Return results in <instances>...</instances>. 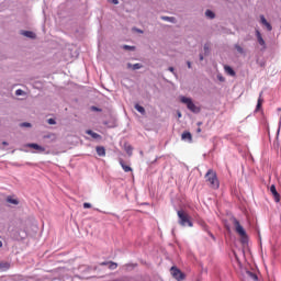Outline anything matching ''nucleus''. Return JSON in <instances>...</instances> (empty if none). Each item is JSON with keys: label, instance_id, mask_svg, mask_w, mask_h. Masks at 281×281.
<instances>
[{"label": "nucleus", "instance_id": "f257e3e1", "mask_svg": "<svg viewBox=\"0 0 281 281\" xmlns=\"http://www.w3.org/2000/svg\"><path fill=\"white\" fill-rule=\"evenodd\" d=\"M205 179L210 188H212L213 190H218L221 184L218 183V177L216 176V171L209 169L205 173Z\"/></svg>", "mask_w": 281, "mask_h": 281}, {"label": "nucleus", "instance_id": "f03ea898", "mask_svg": "<svg viewBox=\"0 0 281 281\" xmlns=\"http://www.w3.org/2000/svg\"><path fill=\"white\" fill-rule=\"evenodd\" d=\"M177 214L179 218L178 223L179 225H181V227H194V224L192 223V221H190V215H188L186 211L179 210Z\"/></svg>", "mask_w": 281, "mask_h": 281}, {"label": "nucleus", "instance_id": "7ed1b4c3", "mask_svg": "<svg viewBox=\"0 0 281 281\" xmlns=\"http://www.w3.org/2000/svg\"><path fill=\"white\" fill-rule=\"evenodd\" d=\"M180 100H181L182 104L187 105V108L189 109V111H191V113H201V108L196 106L194 104V102H192L191 98L181 97Z\"/></svg>", "mask_w": 281, "mask_h": 281}, {"label": "nucleus", "instance_id": "20e7f679", "mask_svg": "<svg viewBox=\"0 0 281 281\" xmlns=\"http://www.w3.org/2000/svg\"><path fill=\"white\" fill-rule=\"evenodd\" d=\"M171 276L179 281L186 280V274L176 266L171 267Z\"/></svg>", "mask_w": 281, "mask_h": 281}, {"label": "nucleus", "instance_id": "39448f33", "mask_svg": "<svg viewBox=\"0 0 281 281\" xmlns=\"http://www.w3.org/2000/svg\"><path fill=\"white\" fill-rule=\"evenodd\" d=\"M233 223L235 225V231L237 232V234H239V236H247V232H245V228L243 227V225H240V222L238 220L234 217Z\"/></svg>", "mask_w": 281, "mask_h": 281}, {"label": "nucleus", "instance_id": "423d86ee", "mask_svg": "<svg viewBox=\"0 0 281 281\" xmlns=\"http://www.w3.org/2000/svg\"><path fill=\"white\" fill-rule=\"evenodd\" d=\"M256 36H257V41L259 43V45H261L262 49H267V43L265 42V38H262V34L260 33V31H256Z\"/></svg>", "mask_w": 281, "mask_h": 281}, {"label": "nucleus", "instance_id": "0eeeda50", "mask_svg": "<svg viewBox=\"0 0 281 281\" xmlns=\"http://www.w3.org/2000/svg\"><path fill=\"white\" fill-rule=\"evenodd\" d=\"M270 192L273 195L276 203H280V193H278V190L276 189V184H271Z\"/></svg>", "mask_w": 281, "mask_h": 281}, {"label": "nucleus", "instance_id": "6e6552de", "mask_svg": "<svg viewBox=\"0 0 281 281\" xmlns=\"http://www.w3.org/2000/svg\"><path fill=\"white\" fill-rule=\"evenodd\" d=\"M29 148H33L34 150H38V153H45V147L36 144V143H31L27 145Z\"/></svg>", "mask_w": 281, "mask_h": 281}, {"label": "nucleus", "instance_id": "1a4fd4ad", "mask_svg": "<svg viewBox=\"0 0 281 281\" xmlns=\"http://www.w3.org/2000/svg\"><path fill=\"white\" fill-rule=\"evenodd\" d=\"M95 150L99 157H106V149L104 148V146H97Z\"/></svg>", "mask_w": 281, "mask_h": 281}, {"label": "nucleus", "instance_id": "9d476101", "mask_svg": "<svg viewBox=\"0 0 281 281\" xmlns=\"http://www.w3.org/2000/svg\"><path fill=\"white\" fill-rule=\"evenodd\" d=\"M247 281H258V274L251 271L246 272Z\"/></svg>", "mask_w": 281, "mask_h": 281}, {"label": "nucleus", "instance_id": "9b49d317", "mask_svg": "<svg viewBox=\"0 0 281 281\" xmlns=\"http://www.w3.org/2000/svg\"><path fill=\"white\" fill-rule=\"evenodd\" d=\"M86 133H87V135H90L92 139H102V135H100L91 130H87Z\"/></svg>", "mask_w": 281, "mask_h": 281}, {"label": "nucleus", "instance_id": "f8f14e48", "mask_svg": "<svg viewBox=\"0 0 281 281\" xmlns=\"http://www.w3.org/2000/svg\"><path fill=\"white\" fill-rule=\"evenodd\" d=\"M22 36H26V38H36V33L32 31H21Z\"/></svg>", "mask_w": 281, "mask_h": 281}, {"label": "nucleus", "instance_id": "ddd939ff", "mask_svg": "<svg viewBox=\"0 0 281 281\" xmlns=\"http://www.w3.org/2000/svg\"><path fill=\"white\" fill-rule=\"evenodd\" d=\"M144 66L142 64H127V69H133V71H137V69H142Z\"/></svg>", "mask_w": 281, "mask_h": 281}, {"label": "nucleus", "instance_id": "4468645a", "mask_svg": "<svg viewBox=\"0 0 281 281\" xmlns=\"http://www.w3.org/2000/svg\"><path fill=\"white\" fill-rule=\"evenodd\" d=\"M181 139L184 142H192V134L190 132H183L181 135Z\"/></svg>", "mask_w": 281, "mask_h": 281}, {"label": "nucleus", "instance_id": "2eb2a0df", "mask_svg": "<svg viewBox=\"0 0 281 281\" xmlns=\"http://www.w3.org/2000/svg\"><path fill=\"white\" fill-rule=\"evenodd\" d=\"M120 166L123 168L124 172H133V168H131L128 165H125L124 160H120Z\"/></svg>", "mask_w": 281, "mask_h": 281}, {"label": "nucleus", "instance_id": "dca6fc26", "mask_svg": "<svg viewBox=\"0 0 281 281\" xmlns=\"http://www.w3.org/2000/svg\"><path fill=\"white\" fill-rule=\"evenodd\" d=\"M225 72L228 74V76H236V71H234V68L232 66H224Z\"/></svg>", "mask_w": 281, "mask_h": 281}, {"label": "nucleus", "instance_id": "f3484780", "mask_svg": "<svg viewBox=\"0 0 281 281\" xmlns=\"http://www.w3.org/2000/svg\"><path fill=\"white\" fill-rule=\"evenodd\" d=\"M262 102H263L262 92H260L258 101H257V106H256V110H255L256 112L260 111V108L262 106Z\"/></svg>", "mask_w": 281, "mask_h": 281}, {"label": "nucleus", "instance_id": "a211bd4d", "mask_svg": "<svg viewBox=\"0 0 281 281\" xmlns=\"http://www.w3.org/2000/svg\"><path fill=\"white\" fill-rule=\"evenodd\" d=\"M205 16H206L207 19H216V14H215L212 10H210V9H207V10L205 11Z\"/></svg>", "mask_w": 281, "mask_h": 281}, {"label": "nucleus", "instance_id": "6ab92c4d", "mask_svg": "<svg viewBox=\"0 0 281 281\" xmlns=\"http://www.w3.org/2000/svg\"><path fill=\"white\" fill-rule=\"evenodd\" d=\"M124 150L125 153H127V155L131 157V155H133V146L125 144L124 145Z\"/></svg>", "mask_w": 281, "mask_h": 281}, {"label": "nucleus", "instance_id": "aec40b11", "mask_svg": "<svg viewBox=\"0 0 281 281\" xmlns=\"http://www.w3.org/2000/svg\"><path fill=\"white\" fill-rule=\"evenodd\" d=\"M108 267H109L110 271H115V269H117V262L109 261Z\"/></svg>", "mask_w": 281, "mask_h": 281}, {"label": "nucleus", "instance_id": "412c9836", "mask_svg": "<svg viewBox=\"0 0 281 281\" xmlns=\"http://www.w3.org/2000/svg\"><path fill=\"white\" fill-rule=\"evenodd\" d=\"M136 109V111H138V113H140L142 115H144L146 113V109H144V106L139 105V104H135L134 106Z\"/></svg>", "mask_w": 281, "mask_h": 281}, {"label": "nucleus", "instance_id": "4be33fe9", "mask_svg": "<svg viewBox=\"0 0 281 281\" xmlns=\"http://www.w3.org/2000/svg\"><path fill=\"white\" fill-rule=\"evenodd\" d=\"M135 267H137L135 263H125L123 269H125V271H131V269H134Z\"/></svg>", "mask_w": 281, "mask_h": 281}, {"label": "nucleus", "instance_id": "5701e85b", "mask_svg": "<svg viewBox=\"0 0 281 281\" xmlns=\"http://www.w3.org/2000/svg\"><path fill=\"white\" fill-rule=\"evenodd\" d=\"M8 203H11L12 205H19V200L13 199L12 196H9L7 199Z\"/></svg>", "mask_w": 281, "mask_h": 281}, {"label": "nucleus", "instance_id": "b1692460", "mask_svg": "<svg viewBox=\"0 0 281 281\" xmlns=\"http://www.w3.org/2000/svg\"><path fill=\"white\" fill-rule=\"evenodd\" d=\"M162 21H168L169 23H175V18L173 16H161Z\"/></svg>", "mask_w": 281, "mask_h": 281}, {"label": "nucleus", "instance_id": "393cba45", "mask_svg": "<svg viewBox=\"0 0 281 281\" xmlns=\"http://www.w3.org/2000/svg\"><path fill=\"white\" fill-rule=\"evenodd\" d=\"M235 49L238 52V54H245V48H243L240 45L236 44Z\"/></svg>", "mask_w": 281, "mask_h": 281}, {"label": "nucleus", "instance_id": "a878e982", "mask_svg": "<svg viewBox=\"0 0 281 281\" xmlns=\"http://www.w3.org/2000/svg\"><path fill=\"white\" fill-rule=\"evenodd\" d=\"M20 126L22 128H32V123L24 122V123H21Z\"/></svg>", "mask_w": 281, "mask_h": 281}, {"label": "nucleus", "instance_id": "bb28decb", "mask_svg": "<svg viewBox=\"0 0 281 281\" xmlns=\"http://www.w3.org/2000/svg\"><path fill=\"white\" fill-rule=\"evenodd\" d=\"M123 49H126L127 52H135V46L123 45Z\"/></svg>", "mask_w": 281, "mask_h": 281}, {"label": "nucleus", "instance_id": "cd10ccee", "mask_svg": "<svg viewBox=\"0 0 281 281\" xmlns=\"http://www.w3.org/2000/svg\"><path fill=\"white\" fill-rule=\"evenodd\" d=\"M200 225L202 227V229H204V232H207V224H205L203 221L200 222Z\"/></svg>", "mask_w": 281, "mask_h": 281}, {"label": "nucleus", "instance_id": "c85d7f7f", "mask_svg": "<svg viewBox=\"0 0 281 281\" xmlns=\"http://www.w3.org/2000/svg\"><path fill=\"white\" fill-rule=\"evenodd\" d=\"M204 54H210V44H204Z\"/></svg>", "mask_w": 281, "mask_h": 281}, {"label": "nucleus", "instance_id": "c756f323", "mask_svg": "<svg viewBox=\"0 0 281 281\" xmlns=\"http://www.w3.org/2000/svg\"><path fill=\"white\" fill-rule=\"evenodd\" d=\"M263 25L267 27L268 32H271V30H273V27L271 26V23L269 22Z\"/></svg>", "mask_w": 281, "mask_h": 281}, {"label": "nucleus", "instance_id": "7c9ffc66", "mask_svg": "<svg viewBox=\"0 0 281 281\" xmlns=\"http://www.w3.org/2000/svg\"><path fill=\"white\" fill-rule=\"evenodd\" d=\"M83 207H85V210L91 209V203L85 202V203H83Z\"/></svg>", "mask_w": 281, "mask_h": 281}, {"label": "nucleus", "instance_id": "2f4dec72", "mask_svg": "<svg viewBox=\"0 0 281 281\" xmlns=\"http://www.w3.org/2000/svg\"><path fill=\"white\" fill-rule=\"evenodd\" d=\"M260 20H261L262 25H265V24L268 23V21H267V19L265 18V15H261V16H260Z\"/></svg>", "mask_w": 281, "mask_h": 281}, {"label": "nucleus", "instance_id": "473e14b6", "mask_svg": "<svg viewBox=\"0 0 281 281\" xmlns=\"http://www.w3.org/2000/svg\"><path fill=\"white\" fill-rule=\"evenodd\" d=\"M168 71H170L171 74H173V76H177V72L175 71V67H169Z\"/></svg>", "mask_w": 281, "mask_h": 281}, {"label": "nucleus", "instance_id": "72a5a7b5", "mask_svg": "<svg viewBox=\"0 0 281 281\" xmlns=\"http://www.w3.org/2000/svg\"><path fill=\"white\" fill-rule=\"evenodd\" d=\"M133 31L137 32L138 34H144V31L137 27H134Z\"/></svg>", "mask_w": 281, "mask_h": 281}, {"label": "nucleus", "instance_id": "f704fd0d", "mask_svg": "<svg viewBox=\"0 0 281 281\" xmlns=\"http://www.w3.org/2000/svg\"><path fill=\"white\" fill-rule=\"evenodd\" d=\"M23 90L22 89H18L16 91H15V95H23Z\"/></svg>", "mask_w": 281, "mask_h": 281}, {"label": "nucleus", "instance_id": "c9c22d12", "mask_svg": "<svg viewBox=\"0 0 281 281\" xmlns=\"http://www.w3.org/2000/svg\"><path fill=\"white\" fill-rule=\"evenodd\" d=\"M47 122H48V124H50V125L56 124V120H55V119H48Z\"/></svg>", "mask_w": 281, "mask_h": 281}, {"label": "nucleus", "instance_id": "e433bc0d", "mask_svg": "<svg viewBox=\"0 0 281 281\" xmlns=\"http://www.w3.org/2000/svg\"><path fill=\"white\" fill-rule=\"evenodd\" d=\"M99 265H100V267H106V266H109V261H102Z\"/></svg>", "mask_w": 281, "mask_h": 281}, {"label": "nucleus", "instance_id": "4c0bfd02", "mask_svg": "<svg viewBox=\"0 0 281 281\" xmlns=\"http://www.w3.org/2000/svg\"><path fill=\"white\" fill-rule=\"evenodd\" d=\"M217 78H218L220 82H225V77L218 75Z\"/></svg>", "mask_w": 281, "mask_h": 281}, {"label": "nucleus", "instance_id": "58836bf2", "mask_svg": "<svg viewBox=\"0 0 281 281\" xmlns=\"http://www.w3.org/2000/svg\"><path fill=\"white\" fill-rule=\"evenodd\" d=\"M206 232H207L209 236H211V237L213 238V240H214V238H215V237H214V234H212V232H210V229H209V228H207V231H206Z\"/></svg>", "mask_w": 281, "mask_h": 281}, {"label": "nucleus", "instance_id": "ea45409f", "mask_svg": "<svg viewBox=\"0 0 281 281\" xmlns=\"http://www.w3.org/2000/svg\"><path fill=\"white\" fill-rule=\"evenodd\" d=\"M187 65H188V68H189V69H192V63L187 61Z\"/></svg>", "mask_w": 281, "mask_h": 281}, {"label": "nucleus", "instance_id": "a19ab883", "mask_svg": "<svg viewBox=\"0 0 281 281\" xmlns=\"http://www.w3.org/2000/svg\"><path fill=\"white\" fill-rule=\"evenodd\" d=\"M112 3H113L114 5H117V3H120V1H119V0H112Z\"/></svg>", "mask_w": 281, "mask_h": 281}, {"label": "nucleus", "instance_id": "79ce46f5", "mask_svg": "<svg viewBox=\"0 0 281 281\" xmlns=\"http://www.w3.org/2000/svg\"><path fill=\"white\" fill-rule=\"evenodd\" d=\"M93 111H101L100 109H98L97 106H92Z\"/></svg>", "mask_w": 281, "mask_h": 281}, {"label": "nucleus", "instance_id": "37998d69", "mask_svg": "<svg viewBox=\"0 0 281 281\" xmlns=\"http://www.w3.org/2000/svg\"><path fill=\"white\" fill-rule=\"evenodd\" d=\"M2 146H9L8 142H2Z\"/></svg>", "mask_w": 281, "mask_h": 281}, {"label": "nucleus", "instance_id": "c03bdc74", "mask_svg": "<svg viewBox=\"0 0 281 281\" xmlns=\"http://www.w3.org/2000/svg\"><path fill=\"white\" fill-rule=\"evenodd\" d=\"M110 214H112V216H116V218H120V216H117V214L115 213H110Z\"/></svg>", "mask_w": 281, "mask_h": 281}, {"label": "nucleus", "instance_id": "a18cd8bd", "mask_svg": "<svg viewBox=\"0 0 281 281\" xmlns=\"http://www.w3.org/2000/svg\"><path fill=\"white\" fill-rule=\"evenodd\" d=\"M200 60H203V54H200Z\"/></svg>", "mask_w": 281, "mask_h": 281}, {"label": "nucleus", "instance_id": "49530a36", "mask_svg": "<svg viewBox=\"0 0 281 281\" xmlns=\"http://www.w3.org/2000/svg\"><path fill=\"white\" fill-rule=\"evenodd\" d=\"M3 269V263H0V270H2Z\"/></svg>", "mask_w": 281, "mask_h": 281}, {"label": "nucleus", "instance_id": "de8ad7c7", "mask_svg": "<svg viewBox=\"0 0 281 281\" xmlns=\"http://www.w3.org/2000/svg\"><path fill=\"white\" fill-rule=\"evenodd\" d=\"M0 247H3V241L0 240Z\"/></svg>", "mask_w": 281, "mask_h": 281}, {"label": "nucleus", "instance_id": "09e8293b", "mask_svg": "<svg viewBox=\"0 0 281 281\" xmlns=\"http://www.w3.org/2000/svg\"><path fill=\"white\" fill-rule=\"evenodd\" d=\"M178 117H181V112H178Z\"/></svg>", "mask_w": 281, "mask_h": 281}, {"label": "nucleus", "instance_id": "8fccbe9b", "mask_svg": "<svg viewBox=\"0 0 281 281\" xmlns=\"http://www.w3.org/2000/svg\"><path fill=\"white\" fill-rule=\"evenodd\" d=\"M95 211H97V212H102V211H100V209H95Z\"/></svg>", "mask_w": 281, "mask_h": 281}, {"label": "nucleus", "instance_id": "3c124183", "mask_svg": "<svg viewBox=\"0 0 281 281\" xmlns=\"http://www.w3.org/2000/svg\"><path fill=\"white\" fill-rule=\"evenodd\" d=\"M198 133H201V128H198Z\"/></svg>", "mask_w": 281, "mask_h": 281}]
</instances>
